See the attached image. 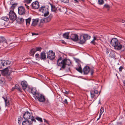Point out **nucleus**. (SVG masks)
I'll return each instance as SVG.
<instances>
[{"label":"nucleus","mask_w":125,"mask_h":125,"mask_svg":"<svg viewBox=\"0 0 125 125\" xmlns=\"http://www.w3.org/2000/svg\"><path fill=\"white\" fill-rule=\"evenodd\" d=\"M47 58L50 60L53 59L55 57V53L52 51L47 52Z\"/></svg>","instance_id":"obj_8"},{"label":"nucleus","mask_w":125,"mask_h":125,"mask_svg":"<svg viewBox=\"0 0 125 125\" xmlns=\"http://www.w3.org/2000/svg\"><path fill=\"white\" fill-rule=\"evenodd\" d=\"M94 41H94L93 40L92 41H91V43L94 44L95 43Z\"/></svg>","instance_id":"obj_57"},{"label":"nucleus","mask_w":125,"mask_h":125,"mask_svg":"<svg viewBox=\"0 0 125 125\" xmlns=\"http://www.w3.org/2000/svg\"><path fill=\"white\" fill-rule=\"evenodd\" d=\"M45 22L44 18V19H41L40 20V23H44Z\"/></svg>","instance_id":"obj_52"},{"label":"nucleus","mask_w":125,"mask_h":125,"mask_svg":"<svg viewBox=\"0 0 125 125\" xmlns=\"http://www.w3.org/2000/svg\"><path fill=\"white\" fill-rule=\"evenodd\" d=\"M43 120L44 122H46L47 124H49V123H48V121H47L45 119H44Z\"/></svg>","instance_id":"obj_58"},{"label":"nucleus","mask_w":125,"mask_h":125,"mask_svg":"<svg viewBox=\"0 0 125 125\" xmlns=\"http://www.w3.org/2000/svg\"><path fill=\"white\" fill-rule=\"evenodd\" d=\"M91 98H94L95 96V95L94 93L93 90H92L91 92Z\"/></svg>","instance_id":"obj_35"},{"label":"nucleus","mask_w":125,"mask_h":125,"mask_svg":"<svg viewBox=\"0 0 125 125\" xmlns=\"http://www.w3.org/2000/svg\"><path fill=\"white\" fill-rule=\"evenodd\" d=\"M35 119L41 122H42V118H41L39 117H37L35 118Z\"/></svg>","instance_id":"obj_42"},{"label":"nucleus","mask_w":125,"mask_h":125,"mask_svg":"<svg viewBox=\"0 0 125 125\" xmlns=\"http://www.w3.org/2000/svg\"><path fill=\"white\" fill-rule=\"evenodd\" d=\"M52 14H50L47 17L44 18L45 22L47 23L50 21L52 18Z\"/></svg>","instance_id":"obj_18"},{"label":"nucleus","mask_w":125,"mask_h":125,"mask_svg":"<svg viewBox=\"0 0 125 125\" xmlns=\"http://www.w3.org/2000/svg\"><path fill=\"white\" fill-rule=\"evenodd\" d=\"M31 20V18H29L26 20V25H29Z\"/></svg>","instance_id":"obj_34"},{"label":"nucleus","mask_w":125,"mask_h":125,"mask_svg":"<svg viewBox=\"0 0 125 125\" xmlns=\"http://www.w3.org/2000/svg\"><path fill=\"white\" fill-rule=\"evenodd\" d=\"M7 68H8V70L9 73H10L15 72V71L13 70V68L11 67H7Z\"/></svg>","instance_id":"obj_31"},{"label":"nucleus","mask_w":125,"mask_h":125,"mask_svg":"<svg viewBox=\"0 0 125 125\" xmlns=\"http://www.w3.org/2000/svg\"><path fill=\"white\" fill-rule=\"evenodd\" d=\"M36 88H32L31 89V93L34 95V96H36V95L39 93H36Z\"/></svg>","instance_id":"obj_21"},{"label":"nucleus","mask_w":125,"mask_h":125,"mask_svg":"<svg viewBox=\"0 0 125 125\" xmlns=\"http://www.w3.org/2000/svg\"><path fill=\"white\" fill-rule=\"evenodd\" d=\"M32 35H38V34H36V33H32Z\"/></svg>","instance_id":"obj_59"},{"label":"nucleus","mask_w":125,"mask_h":125,"mask_svg":"<svg viewBox=\"0 0 125 125\" xmlns=\"http://www.w3.org/2000/svg\"><path fill=\"white\" fill-rule=\"evenodd\" d=\"M51 10L52 11L55 12L56 11V10H58L57 8H56L54 5H53L52 4H51Z\"/></svg>","instance_id":"obj_29"},{"label":"nucleus","mask_w":125,"mask_h":125,"mask_svg":"<svg viewBox=\"0 0 125 125\" xmlns=\"http://www.w3.org/2000/svg\"><path fill=\"white\" fill-rule=\"evenodd\" d=\"M91 37V36L88 34H83L79 37V43L81 44H83L87 40L90 39Z\"/></svg>","instance_id":"obj_1"},{"label":"nucleus","mask_w":125,"mask_h":125,"mask_svg":"<svg viewBox=\"0 0 125 125\" xmlns=\"http://www.w3.org/2000/svg\"><path fill=\"white\" fill-rule=\"evenodd\" d=\"M3 60H0V68H2V66H4V64L3 63Z\"/></svg>","instance_id":"obj_37"},{"label":"nucleus","mask_w":125,"mask_h":125,"mask_svg":"<svg viewBox=\"0 0 125 125\" xmlns=\"http://www.w3.org/2000/svg\"><path fill=\"white\" fill-rule=\"evenodd\" d=\"M64 93L66 94H68L69 93L67 91H65L64 92Z\"/></svg>","instance_id":"obj_60"},{"label":"nucleus","mask_w":125,"mask_h":125,"mask_svg":"<svg viewBox=\"0 0 125 125\" xmlns=\"http://www.w3.org/2000/svg\"><path fill=\"white\" fill-rule=\"evenodd\" d=\"M23 117L26 120H28L31 119L32 121H34L35 123L36 122L34 117L32 115V113H30L28 111L26 112L24 114Z\"/></svg>","instance_id":"obj_2"},{"label":"nucleus","mask_w":125,"mask_h":125,"mask_svg":"<svg viewBox=\"0 0 125 125\" xmlns=\"http://www.w3.org/2000/svg\"><path fill=\"white\" fill-rule=\"evenodd\" d=\"M110 51L108 49H107L106 50V53L107 54H108L109 52Z\"/></svg>","instance_id":"obj_54"},{"label":"nucleus","mask_w":125,"mask_h":125,"mask_svg":"<svg viewBox=\"0 0 125 125\" xmlns=\"http://www.w3.org/2000/svg\"><path fill=\"white\" fill-rule=\"evenodd\" d=\"M61 1L64 3H68L69 2V0H61Z\"/></svg>","instance_id":"obj_49"},{"label":"nucleus","mask_w":125,"mask_h":125,"mask_svg":"<svg viewBox=\"0 0 125 125\" xmlns=\"http://www.w3.org/2000/svg\"><path fill=\"white\" fill-rule=\"evenodd\" d=\"M36 52L34 48H33L31 49L30 51V54L31 56H33Z\"/></svg>","instance_id":"obj_28"},{"label":"nucleus","mask_w":125,"mask_h":125,"mask_svg":"<svg viewBox=\"0 0 125 125\" xmlns=\"http://www.w3.org/2000/svg\"><path fill=\"white\" fill-rule=\"evenodd\" d=\"M32 121L27 120L24 121L22 123V125H32Z\"/></svg>","instance_id":"obj_17"},{"label":"nucleus","mask_w":125,"mask_h":125,"mask_svg":"<svg viewBox=\"0 0 125 125\" xmlns=\"http://www.w3.org/2000/svg\"><path fill=\"white\" fill-rule=\"evenodd\" d=\"M5 80L4 78H2L0 79V83L1 84H4L5 83Z\"/></svg>","instance_id":"obj_30"},{"label":"nucleus","mask_w":125,"mask_h":125,"mask_svg":"<svg viewBox=\"0 0 125 125\" xmlns=\"http://www.w3.org/2000/svg\"><path fill=\"white\" fill-rule=\"evenodd\" d=\"M120 21L121 22L124 23V22H125V21L124 20H123L121 19Z\"/></svg>","instance_id":"obj_56"},{"label":"nucleus","mask_w":125,"mask_h":125,"mask_svg":"<svg viewBox=\"0 0 125 125\" xmlns=\"http://www.w3.org/2000/svg\"><path fill=\"white\" fill-rule=\"evenodd\" d=\"M64 59H62V58L60 57L57 60V64L58 66L61 67V68L64 69L65 68V63Z\"/></svg>","instance_id":"obj_4"},{"label":"nucleus","mask_w":125,"mask_h":125,"mask_svg":"<svg viewBox=\"0 0 125 125\" xmlns=\"http://www.w3.org/2000/svg\"><path fill=\"white\" fill-rule=\"evenodd\" d=\"M46 103L48 105L49 104H50V103H49L48 101L46 102Z\"/></svg>","instance_id":"obj_61"},{"label":"nucleus","mask_w":125,"mask_h":125,"mask_svg":"<svg viewBox=\"0 0 125 125\" xmlns=\"http://www.w3.org/2000/svg\"><path fill=\"white\" fill-rule=\"evenodd\" d=\"M70 32H66L63 34V36L64 38L67 39H68L69 37Z\"/></svg>","instance_id":"obj_25"},{"label":"nucleus","mask_w":125,"mask_h":125,"mask_svg":"<svg viewBox=\"0 0 125 125\" xmlns=\"http://www.w3.org/2000/svg\"><path fill=\"white\" fill-rule=\"evenodd\" d=\"M83 71L84 74H87L90 72L91 73V75H92L94 73V70L92 68L90 69L88 66H86L84 68Z\"/></svg>","instance_id":"obj_6"},{"label":"nucleus","mask_w":125,"mask_h":125,"mask_svg":"<svg viewBox=\"0 0 125 125\" xmlns=\"http://www.w3.org/2000/svg\"><path fill=\"white\" fill-rule=\"evenodd\" d=\"M18 9V13L20 15H24L25 14V11L24 7L20 6L19 7Z\"/></svg>","instance_id":"obj_9"},{"label":"nucleus","mask_w":125,"mask_h":125,"mask_svg":"<svg viewBox=\"0 0 125 125\" xmlns=\"http://www.w3.org/2000/svg\"><path fill=\"white\" fill-rule=\"evenodd\" d=\"M36 100H38L40 102H44L45 101V96L43 94L40 93L36 95V96H34Z\"/></svg>","instance_id":"obj_5"},{"label":"nucleus","mask_w":125,"mask_h":125,"mask_svg":"<svg viewBox=\"0 0 125 125\" xmlns=\"http://www.w3.org/2000/svg\"><path fill=\"white\" fill-rule=\"evenodd\" d=\"M124 69V68L122 66H121L119 68V71L120 72L122 71L123 69Z\"/></svg>","instance_id":"obj_48"},{"label":"nucleus","mask_w":125,"mask_h":125,"mask_svg":"<svg viewBox=\"0 0 125 125\" xmlns=\"http://www.w3.org/2000/svg\"><path fill=\"white\" fill-rule=\"evenodd\" d=\"M4 44H6V45H7V42L5 41V38L2 37H0V42H3Z\"/></svg>","instance_id":"obj_23"},{"label":"nucleus","mask_w":125,"mask_h":125,"mask_svg":"<svg viewBox=\"0 0 125 125\" xmlns=\"http://www.w3.org/2000/svg\"><path fill=\"white\" fill-rule=\"evenodd\" d=\"M34 49L36 52L38 51L40 52L42 50V48L41 47H38L36 48H34Z\"/></svg>","instance_id":"obj_36"},{"label":"nucleus","mask_w":125,"mask_h":125,"mask_svg":"<svg viewBox=\"0 0 125 125\" xmlns=\"http://www.w3.org/2000/svg\"><path fill=\"white\" fill-rule=\"evenodd\" d=\"M17 3H15L12 4V5L11 6V8L12 9H14L15 7L17 6Z\"/></svg>","instance_id":"obj_44"},{"label":"nucleus","mask_w":125,"mask_h":125,"mask_svg":"<svg viewBox=\"0 0 125 125\" xmlns=\"http://www.w3.org/2000/svg\"><path fill=\"white\" fill-rule=\"evenodd\" d=\"M118 42L116 38H113L111 40L110 44L112 46L114 47Z\"/></svg>","instance_id":"obj_10"},{"label":"nucleus","mask_w":125,"mask_h":125,"mask_svg":"<svg viewBox=\"0 0 125 125\" xmlns=\"http://www.w3.org/2000/svg\"><path fill=\"white\" fill-rule=\"evenodd\" d=\"M21 84L22 89L23 90H25L28 84L27 82L25 81H23L21 82Z\"/></svg>","instance_id":"obj_16"},{"label":"nucleus","mask_w":125,"mask_h":125,"mask_svg":"<svg viewBox=\"0 0 125 125\" xmlns=\"http://www.w3.org/2000/svg\"><path fill=\"white\" fill-rule=\"evenodd\" d=\"M39 19H33L32 25L33 26H35L37 24L38 22L39 21Z\"/></svg>","instance_id":"obj_20"},{"label":"nucleus","mask_w":125,"mask_h":125,"mask_svg":"<svg viewBox=\"0 0 125 125\" xmlns=\"http://www.w3.org/2000/svg\"><path fill=\"white\" fill-rule=\"evenodd\" d=\"M8 79L10 81L12 79V77H10V76H9L8 77Z\"/></svg>","instance_id":"obj_53"},{"label":"nucleus","mask_w":125,"mask_h":125,"mask_svg":"<svg viewBox=\"0 0 125 125\" xmlns=\"http://www.w3.org/2000/svg\"><path fill=\"white\" fill-rule=\"evenodd\" d=\"M71 39L75 42H76L78 40V38L77 35L75 34H72L70 36Z\"/></svg>","instance_id":"obj_11"},{"label":"nucleus","mask_w":125,"mask_h":125,"mask_svg":"<svg viewBox=\"0 0 125 125\" xmlns=\"http://www.w3.org/2000/svg\"><path fill=\"white\" fill-rule=\"evenodd\" d=\"M102 114H100V115H99V117L100 118V117H101V115Z\"/></svg>","instance_id":"obj_64"},{"label":"nucleus","mask_w":125,"mask_h":125,"mask_svg":"<svg viewBox=\"0 0 125 125\" xmlns=\"http://www.w3.org/2000/svg\"><path fill=\"white\" fill-rule=\"evenodd\" d=\"M64 60H65V66H66V65H67L69 66L71 65V63L70 60L67 59H64Z\"/></svg>","instance_id":"obj_22"},{"label":"nucleus","mask_w":125,"mask_h":125,"mask_svg":"<svg viewBox=\"0 0 125 125\" xmlns=\"http://www.w3.org/2000/svg\"><path fill=\"white\" fill-rule=\"evenodd\" d=\"M97 39V38L96 36H94V39L93 40L94 41L96 40Z\"/></svg>","instance_id":"obj_55"},{"label":"nucleus","mask_w":125,"mask_h":125,"mask_svg":"<svg viewBox=\"0 0 125 125\" xmlns=\"http://www.w3.org/2000/svg\"><path fill=\"white\" fill-rule=\"evenodd\" d=\"M114 48L117 50H119L121 48H124V46L121 44L119 42H118L116 44L115 47Z\"/></svg>","instance_id":"obj_15"},{"label":"nucleus","mask_w":125,"mask_h":125,"mask_svg":"<svg viewBox=\"0 0 125 125\" xmlns=\"http://www.w3.org/2000/svg\"><path fill=\"white\" fill-rule=\"evenodd\" d=\"M2 18L3 20L6 21H7L9 20V18L6 16H3Z\"/></svg>","instance_id":"obj_41"},{"label":"nucleus","mask_w":125,"mask_h":125,"mask_svg":"<svg viewBox=\"0 0 125 125\" xmlns=\"http://www.w3.org/2000/svg\"><path fill=\"white\" fill-rule=\"evenodd\" d=\"M31 5L33 8L35 9H38L39 7V4L37 1L33 2Z\"/></svg>","instance_id":"obj_13"},{"label":"nucleus","mask_w":125,"mask_h":125,"mask_svg":"<svg viewBox=\"0 0 125 125\" xmlns=\"http://www.w3.org/2000/svg\"><path fill=\"white\" fill-rule=\"evenodd\" d=\"M39 10L44 14V16L45 17L47 16L49 14V7L48 6H42Z\"/></svg>","instance_id":"obj_3"},{"label":"nucleus","mask_w":125,"mask_h":125,"mask_svg":"<svg viewBox=\"0 0 125 125\" xmlns=\"http://www.w3.org/2000/svg\"><path fill=\"white\" fill-rule=\"evenodd\" d=\"M98 2L100 5H102L104 3L103 0H98Z\"/></svg>","instance_id":"obj_40"},{"label":"nucleus","mask_w":125,"mask_h":125,"mask_svg":"<svg viewBox=\"0 0 125 125\" xmlns=\"http://www.w3.org/2000/svg\"><path fill=\"white\" fill-rule=\"evenodd\" d=\"M35 57L37 60H39L40 59V56H39V54H36L35 55Z\"/></svg>","instance_id":"obj_39"},{"label":"nucleus","mask_w":125,"mask_h":125,"mask_svg":"<svg viewBox=\"0 0 125 125\" xmlns=\"http://www.w3.org/2000/svg\"><path fill=\"white\" fill-rule=\"evenodd\" d=\"M94 91V93L95 94H97L98 93V91L97 90H93Z\"/></svg>","instance_id":"obj_50"},{"label":"nucleus","mask_w":125,"mask_h":125,"mask_svg":"<svg viewBox=\"0 0 125 125\" xmlns=\"http://www.w3.org/2000/svg\"><path fill=\"white\" fill-rule=\"evenodd\" d=\"M45 51H43L41 52L40 55V58L41 60H43L44 61L46 60V55L45 52Z\"/></svg>","instance_id":"obj_14"},{"label":"nucleus","mask_w":125,"mask_h":125,"mask_svg":"<svg viewBox=\"0 0 125 125\" xmlns=\"http://www.w3.org/2000/svg\"><path fill=\"white\" fill-rule=\"evenodd\" d=\"M64 104H68V102H67V100L66 99H65L64 100Z\"/></svg>","instance_id":"obj_51"},{"label":"nucleus","mask_w":125,"mask_h":125,"mask_svg":"<svg viewBox=\"0 0 125 125\" xmlns=\"http://www.w3.org/2000/svg\"><path fill=\"white\" fill-rule=\"evenodd\" d=\"M115 52L111 51L110 52V55L111 57L113 58L115 57Z\"/></svg>","instance_id":"obj_26"},{"label":"nucleus","mask_w":125,"mask_h":125,"mask_svg":"<svg viewBox=\"0 0 125 125\" xmlns=\"http://www.w3.org/2000/svg\"><path fill=\"white\" fill-rule=\"evenodd\" d=\"M25 5H26L27 6H26V7L27 8V9H29V6H27V5H26V4H25Z\"/></svg>","instance_id":"obj_62"},{"label":"nucleus","mask_w":125,"mask_h":125,"mask_svg":"<svg viewBox=\"0 0 125 125\" xmlns=\"http://www.w3.org/2000/svg\"><path fill=\"white\" fill-rule=\"evenodd\" d=\"M62 43H65V42L64 41H62Z\"/></svg>","instance_id":"obj_63"},{"label":"nucleus","mask_w":125,"mask_h":125,"mask_svg":"<svg viewBox=\"0 0 125 125\" xmlns=\"http://www.w3.org/2000/svg\"><path fill=\"white\" fill-rule=\"evenodd\" d=\"M17 20L20 23H22L24 21V20L22 18H18Z\"/></svg>","instance_id":"obj_33"},{"label":"nucleus","mask_w":125,"mask_h":125,"mask_svg":"<svg viewBox=\"0 0 125 125\" xmlns=\"http://www.w3.org/2000/svg\"><path fill=\"white\" fill-rule=\"evenodd\" d=\"M9 18L10 20L14 21L16 19L17 15L13 11L10 10L9 12Z\"/></svg>","instance_id":"obj_7"},{"label":"nucleus","mask_w":125,"mask_h":125,"mask_svg":"<svg viewBox=\"0 0 125 125\" xmlns=\"http://www.w3.org/2000/svg\"><path fill=\"white\" fill-rule=\"evenodd\" d=\"M75 69L77 71L81 73H82V69L81 67H79L78 68H76Z\"/></svg>","instance_id":"obj_38"},{"label":"nucleus","mask_w":125,"mask_h":125,"mask_svg":"<svg viewBox=\"0 0 125 125\" xmlns=\"http://www.w3.org/2000/svg\"><path fill=\"white\" fill-rule=\"evenodd\" d=\"M2 74L4 75H5L7 74H8L9 73L8 68H6L4 70H2L1 71Z\"/></svg>","instance_id":"obj_19"},{"label":"nucleus","mask_w":125,"mask_h":125,"mask_svg":"<svg viewBox=\"0 0 125 125\" xmlns=\"http://www.w3.org/2000/svg\"><path fill=\"white\" fill-rule=\"evenodd\" d=\"M32 0H25V2L26 3H27L29 4L31 3Z\"/></svg>","instance_id":"obj_47"},{"label":"nucleus","mask_w":125,"mask_h":125,"mask_svg":"<svg viewBox=\"0 0 125 125\" xmlns=\"http://www.w3.org/2000/svg\"><path fill=\"white\" fill-rule=\"evenodd\" d=\"M3 63L4 64V66H6L7 65H9L10 63V62L9 61H5L3 60Z\"/></svg>","instance_id":"obj_27"},{"label":"nucleus","mask_w":125,"mask_h":125,"mask_svg":"<svg viewBox=\"0 0 125 125\" xmlns=\"http://www.w3.org/2000/svg\"><path fill=\"white\" fill-rule=\"evenodd\" d=\"M58 10H59L60 11L63 13H65L67 11L66 8L65 7H62L60 6H59L57 7Z\"/></svg>","instance_id":"obj_12"},{"label":"nucleus","mask_w":125,"mask_h":125,"mask_svg":"<svg viewBox=\"0 0 125 125\" xmlns=\"http://www.w3.org/2000/svg\"><path fill=\"white\" fill-rule=\"evenodd\" d=\"M15 88L21 92V89L20 87V86L18 84H16L15 85Z\"/></svg>","instance_id":"obj_32"},{"label":"nucleus","mask_w":125,"mask_h":125,"mask_svg":"<svg viewBox=\"0 0 125 125\" xmlns=\"http://www.w3.org/2000/svg\"><path fill=\"white\" fill-rule=\"evenodd\" d=\"M2 97L4 99V101L5 103V105L6 106H8L10 104L9 101L7 99V97Z\"/></svg>","instance_id":"obj_24"},{"label":"nucleus","mask_w":125,"mask_h":125,"mask_svg":"<svg viewBox=\"0 0 125 125\" xmlns=\"http://www.w3.org/2000/svg\"><path fill=\"white\" fill-rule=\"evenodd\" d=\"M104 108L103 107H101V108L100 110V114H102L104 112Z\"/></svg>","instance_id":"obj_45"},{"label":"nucleus","mask_w":125,"mask_h":125,"mask_svg":"<svg viewBox=\"0 0 125 125\" xmlns=\"http://www.w3.org/2000/svg\"><path fill=\"white\" fill-rule=\"evenodd\" d=\"M104 7L108 9L110 8L109 5L107 4H105L104 6Z\"/></svg>","instance_id":"obj_43"},{"label":"nucleus","mask_w":125,"mask_h":125,"mask_svg":"<svg viewBox=\"0 0 125 125\" xmlns=\"http://www.w3.org/2000/svg\"><path fill=\"white\" fill-rule=\"evenodd\" d=\"M22 119L21 118H19L18 120V123L20 125L22 123Z\"/></svg>","instance_id":"obj_46"}]
</instances>
